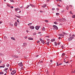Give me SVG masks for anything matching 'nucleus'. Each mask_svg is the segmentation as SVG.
<instances>
[{
	"label": "nucleus",
	"mask_w": 75,
	"mask_h": 75,
	"mask_svg": "<svg viewBox=\"0 0 75 75\" xmlns=\"http://www.w3.org/2000/svg\"><path fill=\"white\" fill-rule=\"evenodd\" d=\"M18 65L19 66H20V67H23V63H22V62L18 63Z\"/></svg>",
	"instance_id": "4"
},
{
	"label": "nucleus",
	"mask_w": 75,
	"mask_h": 75,
	"mask_svg": "<svg viewBox=\"0 0 75 75\" xmlns=\"http://www.w3.org/2000/svg\"><path fill=\"white\" fill-rule=\"evenodd\" d=\"M45 44H47V45H49V42H47V43H46Z\"/></svg>",
	"instance_id": "36"
},
{
	"label": "nucleus",
	"mask_w": 75,
	"mask_h": 75,
	"mask_svg": "<svg viewBox=\"0 0 75 75\" xmlns=\"http://www.w3.org/2000/svg\"><path fill=\"white\" fill-rule=\"evenodd\" d=\"M24 58H25V59H26V57L25 56L24 57Z\"/></svg>",
	"instance_id": "62"
},
{
	"label": "nucleus",
	"mask_w": 75,
	"mask_h": 75,
	"mask_svg": "<svg viewBox=\"0 0 75 75\" xmlns=\"http://www.w3.org/2000/svg\"><path fill=\"white\" fill-rule=\"evenodd\" d=\"M36 34H37V33H33V35H36Z\"/></svg>",
	"instance_id": "29"
},
{
	"label": "nucleus",
	"mask_w": 75,
	"mask_h": 75,
	"mask_svg": "<svg viewBox=\"0 0 75 75\" xmlns=\"http://www.w3.org/2000/svg\"><path fill=\"white\" fill-rule=\"evenodd\" d=\"M72 72L73 73H75V70H74V71H72Z\"/></svg>",
	"instance_id": "47"
},
{
	"label": "nucleus",
	"mask_w": 75,
	"mask_h": 75,
	"mask_svg": "<svg viewBox=\"0 0 75 75\" xmlns=\"http://www.w3.org/2000/svg\"><path fill=\"white\" fill-rule=\"evenodd\" d=\"M69 13H70L71 14H72V11H70L69 12Z\"/></svg>",
	"instance_id": "39"
},
{
	"label": "nucleus",
	"mask_w": 75,
	"mask_h": 75,
	"mask_svg": "<svg viewBox=\"0 0 75 75\" xmlns=\"http://www.w3.org/2000/svg\"><path fill=\"white\" fill-rule=\"evenodd\" d=\"M37 42L38 43H39V42H40V41L39 40H38L37 41Z\"/></svg>",
	"instance_id": "49"
},
{
	"label": "nucleus",
	"mask_w": 75,
	"mask_h": 75,
	"mask_svg": "<svg viewBox=\"0 0 75 75\" xmlns=\"http://www.w3.org/2000/svg\"><path fill=\"white\" fill-rule=\"evenodd\" d=\"M53 27L54 28H55V29H56V30H57L58 27H57V26L55 25H53Z\"/></svg>",
	"instance_id": "6"
},
{
	"label": "nucleus",
	"mask_w": 75,
	"mask_h": 75,
	"mask_svg": "<svg viewBox=\"0 0 75 75\" xmlns=\"http://www.w3.org/2000/svg\"><path fill=\"white\" fill-rule=\"evenodd\" d=\"M15 27H17V22H15Z\"/></svg>",
	"instance_id": "11"
},
{
	"label": "nucleus",
	"mask_w": 75,
	"mask_h": 75,
	"mask_svg": "<svg viewBox=\"0 0 75 75\" xmlns=\"http://www.w3.org/2000/svg\"><path fill=\"white\" fill-rule=\"evenodd\" d=\"M62 48H63V47H64V46H62Z\"/></svg>",
	"instance_id": "59"
},
{
	"label": "nucleus",
	"mask_w": 75,
	"mask_h": 75,
	"mask_svg": "<svg viewBox=\"0 0 75 75\" xmlns=\"http://www.w3.org/2000/svg\"><path fill=\"white\" fill-rule=\"evenodd\" d=\"M38 34H41V32H38Z\"/></svg>",
	"instance_id": "55"
},
{
	"label": "nucleus",
	"mask_w": 75,
	"mask_h": 75,
	"mask_svg": "<svg viewBox=\"0 0 75 75\" xmlns=\"http://www.w3.org/2000/svg\"><path fill=\"white\" fill-rule=\"evenodd\" d=\"M27 44L26 43H23V47H26V46L27 45Z\"/></svg>",
	"instance_id": "7"
},
{
	"label": "nucleus",
	"mask_w": 75,
	"mask_h": 75,
	"mask_svg": "<svg viewBox=\"0 0 75 75\" xmlns=\"http://www.w3.org/2000/svg\"><path fill=\"white\" fill-rule=\"evenodd\" d=\"M10 71H12V69L11 68L10 69Z\"/></svg>",
	"instance_id": "57"
},
{
	"label": "nucleus",
	"mask_w": 75,
	"mask_h": 75,
	"mask_svg": "<svg viewBox=\"0 0 75 75\" xmlns=\"http://www.w3.org/2000/svg\"><path fill=\"white\" fill-rule=\"evenodd\" d=\"M2 66L3 68H4V67H5V64H3Z\"/></svg>",
	"instance_id": "30"
},
{
	"label": "nucleus",
	"mask_w": 75,
	"mask_h": 75,
	"mask_svg": "<svg viewBox=\"0 0 75 75\" xmlns=\"http://www.w3.org/2000/svg\"><path fill=\"white\" fill-rule=\"evenodd\" d=\"M1 23H2V22L1 21L0 22V24H1Z\"/></svg>",
	"instance_id": "60"
},
{
	"label": "nucleus",
	"mask_w": 75,
	"mask_h": 75,
	"mask_svg": "<svg viewBox=\"0 0 75 75\" xmlns=\"http://www.w3.org/2000/svg\"><path fill=\"white\" fill-rule=\"evenodd\" d=\"M72 17H73V18H75V15L73 16Z\"/></svg>",
	"instance_id": "42"
},
{
	"label": "nucleus",
	"mask_w": 75,
	"mask_h": 75,
	"mask_svg": "<svg viewBox=\"0 0 75 75\" xmlns=\"http://www.w3.org/2000/svg\"><path fill=\"white\" fill-rule=\"evenodd\" d=\"M62 38H64V35H62Z\"/></svg>",
	"instance_id": "44"
},
{
	"label": "nucleus",
	"mask_w": 75,
	"mask_h": 75,
	"mask_svg": "<svg viewBox=\"0 0 75 75\" xmlns=\"http://www.w3.org/2000/svg\"><path fill=\"white\" fill-rule=\"evenodd\" d=\"M58 39H59V40H60V39H61V37H59Z\"/></svg>",
	"instance_id": "50"
},
{
	"label": "nucleus",
	"mask_w": 75,
	"mask_h": 75,
	"mask_svg": "<svg viewBox=\"0 0 75 75\" xmlns=\"http://www.w3.org/2000/svg\"><path fill=\"white\" fill-rule=\"evenodd\" d=\"M41 42L42 43V44H45V42H44L43 40H41Z\"/></svg>",
	"instance_id": "12"
},
{
	"label": "nucleus",
	"mask_w": 75,
	"mask_h": 75,
	"mask_svg": "<svg viewBox=\"0 0 75 75\" xmlns=\"http://www.w3.org/2000/svg\"><path fill=\"white\" fill-rule=\"evenodd\" d=\"M38 57V55H37L36 56V57Z\"/></svg>",
	"instance_id": "63"
},
{
	"label": "nucleus",
	"mask_w": 75,
	"mask_h": 75,
	"mask_svg": "<svg viewBox=\"0 0 75 75\" xmlns=\"http://www.w3.org/2000/svg\"><path fill=\"white\" fill-rule=\"evenodd\" d=\"M16 73V71L15 70H14L12 71V72L11 73V75H14Z\"/></svg>",
	"instance_id": "3"
},
{
	"label": "nucleus",
	"mask_w": 75,
	"mask_h": 75,
	"mask_svg": "<svg viewBox=\"0 0 75 75\" xmlns=\"http://www.w3.org/2000/svg\"><path fill=\"white\" fill-rule=\"evenodd\" d=\"M15 16H16V17H17V18H20V16H17L16 15H15Z\"/></svg>",
	"instance_id": "23"
},
{
	"label": "nucleus",
	"mask_w": 75,
	"mask_h": 75,
	"mask_svg": "<svg viewBox=\"0 0 75 75\" xmlns=\"http://www.w3.org/2000/svg\"><path fill=\"white\" fill-rule=\"evenodd\" d=\"M13 57L15 58H18V56L14 55L13 56Z\"/></svg>",
	"instance_id": "13"
},
{
	"label": "nucleus",
	"mask_w": 75,
	"mask_h": 75,
	"mask_svg": "<svg viewBox=\"0 0 75 75\" xmlns=\"http://www.w3.org/2000/svg\"><path fill=\"white\" fill-rule=\"evenodd\" d=\"M74 37L71 36L68 39V40L69 41H71V40H73V39H74Z\"/></svg>",
	"instance_id": "2"
},
{
	"label": "nucleus",
	"mask_w": 75,
	"mask_h": 75,
	"mask_svg": "<svg viewBox=\"0 0 75 75\" xmlns=\"http://www.w3.org/2000/svg\"><path fill=\"white\" fill-rule=\"evenodd\" d=\"M0 55H4V54L1 53H0Z\"/></svg>",
	"instance_id": "35"
},
{
	"label": "nucleus",
	"mask_w": 75,
	"mask_h": 75,
	"mask_svg": "<svg viewBox=\"0 0 75 75\" xmlns=\"http://www.w3.org/2000/svg\"><path fill=\"white\" fill-rule=\"evenodd\" d=\"M52 60H51L50 61V62H52Z\"/></svg>",
	"instance_id": "64"
},
{
	"label": "nucleus",
	"mask_w": 75,
	"mask_h": 75,
	"mask_svg": "<svg viewBox=\"0 0 75 75\" xmlns=\"http://www.w3.org/2000/svg\"><path fill=\"white\" fill-rule=\"evenodd\" d=\"M30 6L31 7H35V6L32 4H30Z\"/></svg>",
	"instance_id": "15"
},
{
	"label": "nucleus",
	"mask_w": 75,
	"mask_h": 75,
	"mask_svg": "<svg viewBox=\"0 0 75 75\" xmlns=\"http://www.w3.org/2000/svg\"><path fill=\"white\" fill-rule=\"evenodd\" d=\"M64 55H65V54L64 53H63L62 54V57H64Z\"/></svg>",
	"instance_id": "28"
},
{
	"label": "nucleus",
	"mask_w": 75,
	"mask_h": 75,
	"mask_svg": "<svg viewBox=\"0 0 75 75\" xmlns=\"http://www.w3.org/2000/svg\"><path fill=\"white\" fill-rule=\"evenodd\" d=\"M35 28L36 30H38L39 29V27L37 26L35 27Z\"/></svg>",
	"instance_id": "8"
},
{
	"label": "nucleus",
	"mask_w": 75,
	"mask_h": 75,
	"mask_svg": "<svg viewBox=\"0 0 75 75\" xmlns=\"http://www.w3.org/2000/svg\"><path fill=\"white\" fill-rule=\"evenodd\" d=\"M30 29H31V30H34L35 28L33 26H30Z\"/></svg>",
	"instance_id": "5"
},
{
	"label": "nucleus",
	"mask_w": 75,
	"mask_h": 75,
	"mask_svg": "<svg viewBox=\"0 0 75 75\" xmlns=\"http://www.w3.org/2000/svg\"><path fill=\"white\" fill-rule=\"evenodd\" d=\"M71 35L70 34L69 35V36L71 37Z\"/></svg>",
	"instance_id": "61"
},
{
	"label": "nucleus",
	"mask_w": 75,
	"mask_h": 75,
	"mask_svg": "<svg viewBox=\"0 0 75 75\" xmlns=\"http://www.w3.org/2000/svg\"><path fill=\"white\" fill-rule=\"evenodd\" d=\"M68 8H69L68 6H67V7H66V8H67V10H68Z\"/></svg>",
	"instance_id": "33"
},
{
	"label": "nucleus",
	"mask_w": 75,
	"mask_h": 75,
	"mask_svg": "<svg viewBox=\"0 0 75 75\" xmlns=\"http://www.w3.org/2000/svg\"><path fill=\"white\" fill-rule=\"evenodd\" d=\"M1 62H2V61H1V60H0V63H1Z\"/></svg>",
	"instance_id": "58"
},
{
	"label": "nucleus",
	"mask_w": 75,
	"mask_h": 75,
	"mask_svg": "<svg viewBox=\"0 0 75 75\" xmlns=\"http://www.w3.org/2000/svg\"><path fill=\"white\" fill-rule=\"evenodd\" d=\"M55 10V8H52V10Z\"/></svg>",
	"instance_id": "45"
},
{
	"label": "nucleus",
	"mask_w": 75,
	"mask_h": 75,
	"mask_svg": "<svg viewBox=\"0 0 75 75\" xmlns=\"http://www.w3.org/2000/svg\"><path fill=\"white\" fill-rule=\"evenodd\" d=\"M25 38H27V37L25 36Z\"/></svg>",
	"instance_id": "56"
},
{
	"label": "nucleus",
	"mask_w": 75,
	"mask_h": 75,
	"mask_svg": "<svg viewBox=\"0 0 75 75\" xmlns=\"http://www.w3.org/2000/svg\"><path fill=\"white\" fill-rule=\"evenodd\" d=\"M42 31H45V28L44 27H43V28L42 29Z\"/></svg>",
	"instance_id": "14"
},
{
	"label": "nucleus",
	"mask_w": 75,
	"mask_h": 75,
	"mask_svg": "<svg viewBox=\"0 0 75 75\" xmlns=\"http://www.w3.org/2000/svg\"><path fill=\"white\" fill-rule=\"evenodd\" d=\"M57 6H58V7H61V6H60V5H57Z\"/></svg>",
	"instance_id": "34"
},
{
	"label": "nucleus",
	"mask_w": 75,
	"mask_h": 75,
	"mask_svg": "<svg viewBox=\"0 0 75 75\" xmlns=\"http://www.w3.org/2000/svg\"><path fill=\"white\" fill-rule=\"evenodd\" d=\"M54 41H55V39H53V40H51V41L52 42H53Z\"/></svg>",
	"instance_id": "32"
},
{
	"label": "nucleus",
	"mask_w": 75,
	"mask_h": 75,
	"mask_svg": "<svg viewBox=\"0 0 75 75\" xmlns=\"http://www.w3.org/2000/svg\"><path fill=\"white\" fill-rule=\"evenodd\" d=\"M62 33L63 34H64V35H66V34H67V33H64V32H62Z\"/></svg>",
	"instance_id": "27"
},
{
	"label": "nucleus",
	"mask_w": 75,
	"mask_h": 75,
	"mask_svg": "<svg viewBox=\"0 0 75 75\" xmlns=\"http://www.w3.org/2000/svg\"><path fill=\"white\" fill-rule=\"evenodd\" d=\"M10 1L11 2H14V1L13 0H10Z\"/></svg>",
	"instance_id": "41"
},
{
	"label": "nucleus",
	"mask_w": 75,
	"mask_h": 75,
	"mask_svg": "<svg viewBox=\"0 0 75 75\" xmlns=\"http://www.w3.org/2000/svg\"><path fill=\"white\" fill-rule=\"evenodd\" d=\"M7 6H8V7H10V5L8 4H7Z\"/></svg>",
	"instance_id": "31"
},
{
	"label": "nucleus",
	"mask_w": 75,
	"mask_h": 75,
	"mask_svg": "<svg viewBox=\"0 0 75 75\" xmlns=\"http://www.w3.org/2000/svg\"><path fill=\"white\" fill-rule=\"evenodd\" d=\"M59 36H62V34H59Z\"/></svg>",
	"instance_id": "38"
},
{
	"label": "nucleus",
	"mask_w": 75,
	"mask_h": 75,
	"mask_svg": "<svg viewBox=\"0 0 75 75\" xmlns=\"http://www.w3.org/2000/svg\"><path fill=\"white\" fill-rule=\"evenodd\" d=\"M2 74H4V72H0V75H2Z\"/></svg>",
	"instance_id": "17"
},
{
	"label": "nucleus",
	"mask_w": 75,
	"mask_h": 75,
	"mask_svg": "<svg viewBox=\"0 0 75 75\" xmlns=\"http://www.w3.org/2000/svg\"><path fill=\"white\" fill-rule=\"evenodd\" d=\"M46 1L47 2H49V1H50V0H47Z\"/></svg>",
	"instance_id": "46"
},
{
	"label": "nucleus",
	"mask_w": 75,
	"mask_h": 75,
	"mask_svg": "<svg viewBox=\"0 0 75 75\" xmlns=\"http://www.w3.org/2000/svg\"><path fill=\"white\" fill-rule=\"evenodd\" d=\"M15 10V11H18V9L17 8H16Z\"/></svg>",
	"instance_id": "40"
},
{
	"label": "nucleus",
	"mask_w": 75,
	"mask_h": 75,
	"mask_svg": "<svg viewBox=\"0 0 75 75\" xmlns=\"http://www.w3.org/2000/svg\"><path fill=\"white\" fill-rule=\"evenodd\" d=\"M11 8H13V6H11Z\"/></svg>",
	"instance_id": "48"
},
{
	"label": "nucleus",
	"mask_w": 75,
	"mask_h": 75,
	"mask_svg": "<svg viewBox=\"0 0 75 75\" xmlns=\"http://www.w3.org/2000/svg\"><path fill=\"white\" fill-rule=\"evenodd\" d=\"M27 6H28V7H28H28H30V5H27Z\"/></svg>",
	"instance_id": "52"
},
{
	"label": "nucleus",
	"mask_w": 75,
	"mask_h": 75,
	"mask_svg": "<svg viewBox=\"0 0 75 75\" xmlns=\"http://www.w3.org/2000/svg\"><path fill=\"white\" fill-rule=\"evenodd\" d=\"M0 68H3V66H0Z\"/></svg>",
	"instance_id": "54"
},
{
	"label": "nucleus",
	"mask_w": 75,
	"mask_h": 75,
	"mask_svg": "<svg viewBox=\"0 0 75 75\" xmlns=\"http://www.w3.org/2000/svg\"><path fill=\"white\" fill-rule=\"evenodd\" d=\"M9 65H10V64H7L6 65V66L7 67H9Z\"/></svg>",
	"instance_id": "18"
},
{
	"label": "nucleus",
	"mask_w": 75,
	"mask_h": 75,
	"mask_svg": "<svg viewBox=\"0 0 75 75\" xmlns=\"http://www.w3.org/2000/svg\"><path fill=\"white\" fill-rule=\"evenodd\" d=\"M54 45L57 46V43L56 42H54Z\"/></svg>",
	"instance_id": "21"
},
{
	"label": "nucleus",
	"mask_w": 75,
	"mask_h": 75,
	"mask_svg": "<svg viewBox=\"0 0 75 75\" xmlns=\"http://www.w3.org/2000/svg\"><path fill=\"white\" fill-rule=\"evenodd\" d=\"M65 63H66V64H68V61H67V62H66Z\"/></svg>",
	"instance_id": "51"
},
{
	"label": "nucleus",
	"mask_w": 75,
	"mask_h": 75,
	"mask_svg": "<svg viewBox=\"0 0 75 75\" xmlns=\"http://www.w3.org/2000/svg\"><path fill=\"white\" fill-rule=\"evenodd\" d=\"M56 14L57 16H59V13H56Z\"/></svg>",
	"instance_id": "24"
},
{
	"label": "nucleus",
	"mask_w": 75,
	"mask_h": 75,
	"mask_svg": "<svg viewBox=\"0 0 75 75\" xmlns=\"http://www.w3.org/2000/svg\"><path fill=\"white\" fill-rule=\"evenodd\" d=\"M8 69V68H5L4 70V71H7V70Z\"/></svg>",
	"instance_id": "20"
},
{
	"label": "nucleus",
	"mask_w": 75,
	"mask_h": 75,
	"mask_svg": "<svg viewBox=\"0 0 75 75\" xmlns=\"http://www.w3.org/2000/svg\"><path fill=\"white\" fill-rule=\"evenodd\" d=\"M31 24H32V23H29L28 24V25H29V26H30V25H31Z\"/></svg>",
	"instance_id": "22"
},
{
	"label": "nucleus",
	"mask_w": 75,
	"mask_h": 75,
	"mask_svg": "<svg viewBox=\"0 0 75 75\" xmlns=\"http://www.w3.org/2000/svg\"><path fill=\"white\" fill-rule=\"evenodd\" d=\"M45 21L46 22V23H48V21L47 20H45Z\"/></svg>",
	"instance_id": "25"
},
{
	"label": "nucleus",
	"mask_w": 75,
	"mask_h": 75,
	"mask_svg": "<svg viewBox=\"0 0 75 75\" xmlns=\"http://www.w3.org/2000/svg\"><path fill=\"white\" fill-rule=\"evenodd\" d=\"M11 38L12 40H13L15 41V38H14L12 37Z\"/></svg>",
	"instance_id": "16"
},
{
	"label": "nucleus",
	"mask_w": 75,
	"mask_h": 75,
	"mask_svg": "<svg viewBox=\"0 0 75 75\" xmlns=\"http://www.w3.org/2000/svg\"><path fill=\"white\" fill-rule=\"evenodd\" d=\"M54 24H58V23L56 22H54Z\"/></svg>",
	"instance_id": "26"
},
{
	"label": "nucleus",
	"mask_w": 75,
	"mask_h": 75,
	"mask_svg": "<svg viewBox=\"0 0 75 75\" xmlns=\"http://www.w3.org/2000/svg\"><path fill=\"white\" fill-rule=\"evenodd\" d=\"M41 40H42L41 39V38H40V41H41Z\"/></svg>",
	"instance_id": "53"
},
{
	"label": "nucleus",
	"mask_w": 75,
	"mask_h": 75,
	"mask_svg": "<svg viewBox=\"0 0 75 75\" xmlns=\"http://www.w3.org/2000/svg\"><path fill=\"white\" fill-rule=\"evenodd\" d=\"M57 21H66V19L64 18H63L62 19H57Z\"/></svg>",
	"instance_id": "1"
},
{
	"label": "nucleus",
	"mask_w": 75,
	"mask_h": 75,
	"mask_svg": "<svg viewBox=\"0 0 75 75\" xmlns=\"http://www.w3.org/2000/svg\"><path fill=\"white\" fill-rule=\"evenodd\" d=\"M46 6H47V4H45L43 6H42V7H43V8H45V7Z\"/></svg>",
	"instance_id": "9"
},
{
	"label": "nucleus",
	"mask_w": 75,
	"mask_h": 75,
	"mask_svg": "<svg viewBox=\"0 0 75 75\" xmlns=\"http://www.w3.org/2000/svg\"><path fill=\"white\" fill-rule=\"evenodd\" d=\"M72 37H75V35H74V34H73L72 35Z\"/></svg>",
	"instance_id": "43"
},
{
	"label": "nucleus",
	"mask_w": 75,
	"mask_h": 75,
	"mask_svg": "<svg viewBox=\"0 0 75 75\" xmlns=\"http://www.w3.org/2000/svg\"><path fill=\"white\" fill-rule=\"evenodd\" d=\"M17 23H19V24H20V21H19V20L17 19Z\"/></svg>",
	"instance_id": "19"
},
{
	"label": "nucleus",
	"mask_w": 75,
	"mask_h": 75,
	"mask_svg": "<svg viewBox=\"0 0 75 75\" xmlns=\"http://www.w3.org/2000/svg\"><path fill=\"white\" fill-rule=\"evenodd\" d=\"M29 40H33V38H28Z\"/></svg>",
	"instance_id": "10"
},
{
	"label": "nucleus",
	"mask_w": 75,
	"mask_h": 75,
	"mask_svg": "<svg viewBox=\"0 0 75 75\" xmlns=\"http://www.w3.org/2000/svg\"><path fill=\"white\" fill-rule=\"evenodd\" d=\"M60 44H61V42H59L57 43L58 45H60Z\"/></svg>",
	"instance_id": "37"
}]
</instances>
